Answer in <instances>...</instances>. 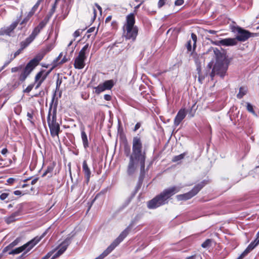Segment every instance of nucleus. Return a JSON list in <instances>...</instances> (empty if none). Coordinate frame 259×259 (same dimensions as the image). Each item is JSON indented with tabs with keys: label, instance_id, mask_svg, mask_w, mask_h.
I'll use <instances>...</instances> for the list:
<instances>
[{
	"label": "nucleus",
	"instance_id": "10",
	"mask_svg": "<svg viewBox=\"0 0 259 259\" xmlns=\"http://www.w3.org/2000/svg\"><path fill=\"white\" fill-rule=\"evenodd\" d=\"M236 32L237 33L235 38L237 41H244L251 36L250 32L240 27L236 28Z\"/></svg>",
	"mask_w": 259,
	"mask_h": 259
},
{
	"label": "nucleus",
	"instance_id": "64",
	"mask_svg": "<svg viewBox=\"0 0 259 259\" xmlns=\"http://www.w3.org/2000/svg\"><path fill=\"white\" fill-rule=\"evenodd\" d=\"M26 184H24V185H22V187H23V188H24V187H26Z\"/></svg>",
	"mask_w": 259,
	"mask_h": 259
},
{
	"label": "nucleus",
	"instance_id": "26",
	"mask_svg": "<svg viewBox=\"0 0 259 259\" xmlns=\"http://www.w3.org/2000/svg\"><path fill=\"white\" fill-rule=\"evenodd\" d=\"M24 246H21L17 247L14 249H12L9 252V254H13V255L19 254V253L24 251Z\"/></svg>",
	"mask_w": 259,
	"mask_h": 259
},
{
	"label": "nucleus",
	"instance_id": "31",
	"mask_svg": "<svg viewBox=\"0 0 259 259\" xmlns=\"http://www.w3.org/2000/svg\"><path fill=\"white\" fill-rule=\"evenodd\" d=\"M246 108L248 112L252 113L253 114H255V112L254 111L252 105L249 103H246Z\"/></svg>",
	"mask_w": 259,
	"mask_h": 259
},
{
	"label": "nucleus",
	"instance_id": "23",
	"mask_svg": "<svg viewBox=\"0 0 259 259\" xmlns=\"http://www.w3.org/2000/svg\"><path fill=\"white\" fill-rule=\"evenodd\" d=\"M48 74L49 72L46 73L45 70L40 71L36 75L35 77V81L37 82L38 81H41L43 82L47 77Z\"/></svg>",
	"mask_w": 259,
	"mask_h": 259
},
{
	"label": "nucleus",
	"instance_id": "50",
	"mask_svg": "<svg viewBox=\"0 0 259 259\" xmlns=\"http://www.w3.org/2000/svg\"><path fill=\"white\" fill-rule=\"evenodd\" d=\"M140 123H137L135 126L134 131H136L137 130H138L140 128Z\"/></svg>",
	"mask_w": 259,
	"mask_h": 259
},
{
	"label": "nucleus",
	"instance_id": "38",
	"mask_svg": "<svg viewBox=\"0 0 259 259\" xmlns=\"http://www.w3.org/2000/svg\"><path fill=\"white\" fill-rule=\"evenodd\" d=\"M30 18L28 17L27 16L24 18V19L22 21L20 24L21 25H25L29 20Z\"/></svg>",
	"mask_w": 259,
	"mask_h": 259
},
{
	"label": "nucleus",
	"instance_id": "5",
	"mask_svg": "<svg viewBox=\"0 0 259 259\" xmlns=\"http://www.w3.org/2000/svg\"><path fill=\"white\" fill-rule=\"evenodd\" d=\"M130 230L131 227H127L102 254L95 259H103L107 256L127 236Z\"/></svg>",
	"mask_w": 259,
	"mask_h": 259
},
{
	"label": "nucleus",
	"instance_id": "19",
	"mask_svg": "<svg viewBox=\"0 0 259 259\" xmlns=\"http://www.w3.org/2000/svg\"><path fill=\"white\" fill-rule=\"evenodd\" d=\"M18 24V21L13 22L9 26L2 29L1 34H6L9 36L12 35L14 30L16 28Z\"/></svg>",
	"mask_w": 259,
	"mask_h": 259
},
{
	"label": "nucleus",
	"instance_id": "33",
	"mask_svg": "<svg viewBox=\"0 0 259 259\" xmlns=\"http://www.w3.org/2000/svg\"><path fill=\"white\" fill-rule=\"evenodd\" d=\"M191 38L192 39L193 42V50L195 49L196 48V44L197 41V36L194 33L191 34Z\"/></svg>",
	"mask_w": 259,
	"mask_h": 259
},
{
	"label": "nucleus",
	"instance_id": "49",
	"mask_svg": "<svg viewBox=\"0 0 259 259\" xmlns=\"http://www.w3.org/2000/svg\"><path fill=\"white\" fill-rule=\"evenodd\" d=\"M79 35V31L78 30L75 31L73 33V36L74 37H77Z\"/></svg>",
	"mask_w": 259,
	"mask_h": 259
},
{
	"label": "nucleus",
	"instance_id": "25",
	"mask_svg": "<svg viewBox=\"0 0 259 259\" xmlns=\"http://www.w3.org/2000/svg\"><path fill=\"white\" fill-rule=\"evenodd\" d=\"M21 240V238L20 237L17 238L14 241H13L9 245L5 248L4 251H7L18 245V244L20 242Z\"/></svg>",
	"mask_w": 259,
	"mask_h": 259
},
{
	"label": "nucleus",
	"instance_id": "52",
	"mask_svg": "<svg viewBox=\"0 0 259 259\" xmlns=\"http://www.w3.org/2000/svg\"><path fill=\"white\" fill-rule=\"evenodd\" d=\"M111 18H112L111 16H108V17L106 18V20H105V22H106V23H107V22H109V21L111 20Z\"/></svg>",
	"mask_w": 259,
	"mask_h": 259
},
{
	"label": "nucleus",
	"instance_id": "63",
	"mask_svg": "<svg viewBox=\"0 0 259 259\" xmlns=\"http://www.w3.org/2000/svg\"><path fill=\"white\" fill-rule=\"evenodd\" d=\"M143 8L144 9L146 10V6H145H145H143Z\"/></svg>",
	"mask_w": 259,
	"mask_h": 259
},
{
	"label": "nucleus",
	"instance_id": "36",
	"mask_svg": "<svg viewBox=\"0 0 259 259\" xmlns=\"http://www.w3.org/2000/svg\"><path fill=\"white\" fill-rule=\"evenodd\" d=\"M166 0H159L158 3V7L159 8H161L165 4Z\"/></svg>",
	"mask_w": 259,
	"mask_h": 259
},
{
	"label": "nucleus",
	"instance_id": "1",
	"mask_svg": "<svg viewBox=\"0 0 259 259\" xmlns=\"http://www.w3.org/2000/svg\"><path fill=\"white\" fill-rule=\"evenodd\" d=\"M125 154L129 156V162L127 167L128 175H134L140 166L141 174L143 175L145 174L146 153L143 149L142 142L140 137H135L133 138L132 152L130 154V148H125Z\"/></svg>",
	"mask_w": 259,
	"mask_h": 259
},
{
	"label": "nucleus",
	"instance_id": "41",
	"mask_svg": "<svg viewBox=\"0 0 259 259\" xmlns=\"http://www.w3.org/2000/svg\"><path fill=\"white\" fill-rule=\"evenodd\" d=\"M54 253V251H51V252H49L45 256L42 257L41 259H48Z\"/></svg>",
	"mask_w": 259,
	"mask_h": 259
},
{
	"label": "nucleus",
	"instance_id": "51",
	"mask_svg": "<svg viewBox=\"0 0 259 259\" xmlns=\"http://www.w3.org/2000/svg\"><path fill=\"white\" fill-rule=\"evenodd\" d=\"M36 82L37 83V85L35 88L37 89L40 87L42 82L41 81H38L37 82Z\"/></svg>",
	"mask_w": 259,
	"mask_h": 259
},
{
	"label": "nucleus",
	"instance_id": "12",
	"mask_svg": "<svg viewBox=\"0 0 259 259\" xmlns=\"http://www.w3.org/2000/svg\"><path fill=\"white\" fill-rule=\"evenodd\" d=\"M48 22V20L44 19L41 21L38 25L36 26L33 30L31 34L29 36V42H32L36 36L39 33L40 31L44 28Z\"/></svg>",
	"mask_w": 259,
	"mask_h": 259
},
{
	"label": "nucleus",
	"instance_id": "11",
	"mask_svg": "<svg viewBox=\"0 0 259 259\" xmlns=\"http://www.w3.org/2000/svg\"><path fill=\"white\" fill-rule=\"evenodd\" d=\"M114 85V81L112 80L105 81L103 83L99 84L97 87L94 88L96 94H100L107 90H110Z\"/></svg>",
	"mask_w": 259,
	"mask_h": 259
},
{
	"label": "nucleus",
	"instance_id": "47",
	"mask_svg": "<svg viewBox=\"0 0 259 259\" xmlns=\"http://www.w3.org/2000/svg\"><path fill=\"white\" fill-rule=\"evenodd\" d=\"M14 194L15 195H19V196H20V195H22V192L21 191H19V190L15 191L14 192Z\"/></svg>",
	"mask_w": 259,
	"mask_h": 259
},
{
	"label": "nucleus",
	"instance_id": "15",
	"mask_svg": "<svg viewBox=\"0 0 259 259\" xmlns=\"http://www.w3.org/2000/svg\"><path fill=\"white\" fill-rule=\"evenodd\" d=\"M69 240L66 239L58 247L57 251L54 253L51 259H54L61 255L67 249L69 244Z\"/></svg>",
	"mask_w": 259,
	"mask_h": 259
},
{
	"label": "nucleus",
	"instance_id": "21",
	"mask_svg": "<svg viewBox=\"0 0 259 259\" xmlns=\"http://www.w3.org/2000/svg\"><path fill=\"white\" fill-rule=\"evenodd\" d=\"M82 169L85 178L86 183L88 184L90 181L91 172L85 160H84L82 163Z\"/></svg>",
	"mask_w": 259,
	"mask_h": 259
},
{
	"label": "nucleus",
	"instance_id": "57",
	"mask_svg": "<svg viewBox=\"0 0 259 259\" xmlns=\"http://www.w3.org/2000/svg\"><path fill=\"white\" fill-rule=\"evenodd\" d=\"M93 12L94 14V17L95 18L96 17V11L95 8L93 9Z\"/></svg>",
	"mask_w": 259,
	"mask_h": 259
},
{
	"label": "nucleus",
	"instance_id": "53",
	"mask_svg": "<svg viewBox=\"0 0 259 259\" xmlns=\"http://www.w3.org/2000/svg\"><path fill=\"white\" fill-rule=\"evenodd\" d=\"M19 69V68L18 67H14V68H12L11 70H12V72H16Z\"/></svg>",
	"mask_w": 259,
	"mask_h": 259
},
{
	"label": "nucleus",
	"instance_id": "61",
	"mask_svg": "<svg viewBox=\"0 0 259 259\" xmlns=\"http://www.w3.org/2000/svg\"><path fill=\"white\" fill-rule=\"evenodd\" d=\"M73 41H71L68 45V47L70 46L72 44Z\"/></svg>",
	"mask_w": 259,
	"mask_h": 259
},
{
	"label": "nucleus",
	"instance_id": "43",
	"mask_svg": "<svg viewBox=\"0 0 259 259\" xmlns=\"http://www.w3.org/2000/svg\"><path fill=\"white\" fill-rule=\"evenodd\" d=\"M22 50L21 49H19L18 51H17L14 53L13 59L15 58L17 56H18L19 54H20V53L21 52Z\"/></svg>",
	"mask_w": 259,
	"mask_h": 259
},
{
	"label": "nucleus",
	"instance_id": "29",
	"mask_svg": "<svg viewBox=\"0 0 259 259\" xmlns=\"http://www.w3.org/2000/svg\"><path fill=\"white\" fill-rule=\"evenodd\" d=\"M186 153H183L179 155L175 156L173 157L172 161L176 162L183 159L186 155Z\"/></svg>",
	"mask_w": 259,
	"mask_h": 259
},
{
	"label": "nucleus",
	"instance_id": "27",
	"mask_svg": "<svg viewBox=\"0 0 259 259\" xmlns=\"http://www.w3.org/2000/svg\"><path fill=\"white\" fill-rule=\"evenodd\" d=\"M247 93V89L245 87H241L239 89V91L238 94L237 95V97L239 99L242 98L244 95H245Z\"/></svg>",
	"mask_w": 259,
	"mask_h": 259
},
{
	"label": "nucleus",
	"instance_id": "9",
	"mask_svg": "<svg viewBox=\"0 0 259 259\" xmlns=\"http://www.w3.org/2000/svg\"><path fill=\"white\" fill-rule=\"evenodd\" d=\"M202 187V186L199 185L196 186L191 191L189 192L188 193L177 195V199L179 200L189 199L195 196L200 190Z\"/></svg>",
	"mask_w": 259,
	"mask_h": 259
},
{
	"label": "nucleus",
	"instance_id": "54",
	"mask_svg": "<svg viewBox=\"0 0 259 259\" xmlns=\"http://www.w3.org/2000/svg\"><path fill=\"white\" fill-rule=\"evenodd\" d=\"M96 6L97 7L98 9L99 10L100 13H101V12H102L101 7L97 4H96Z\"/></svg>",
	"mask_w": 259,
	"mask_h": 259
},
{
	"label": "nucleus",
	"instance_id": "59",
	"mask_svg": "<svg viewBox=\"0 0 259 259\" xmlns=\"http://www.w3.org/2000/svg\"><path fill=\"white\" fill-rule=\"evenodd\" d=\"M193 257H194V256L192 255V256L186 257L185 259H193Z\"/></svg>",
	"mask_w": 259,
	"mask_h": 259
},
{
	"label": "nucleus",
	"instance_id": "32",
	"mask_svg": "<svg viewBox=\"0 0 259 259\" xmlns=\"http://www.w3.org/2000/svg\"><path fill=\"white\" fill-rule=\"evenodd\" d=\"M31 42H29V37L26 39L24 41L21 42V49L23 50L25 47H26L29 44H30Z\"/></svg>",
	"mask_w": 259,
	"mask_h": 259
},
{
	"label": "nucleus",
	"instance_id": "28",
	"mask_svg": "<svg viewBox=\"0 0 259 259\" xmlns=\"http://www.w3.org/2000/svg\"><path fill=\"white\" fill-rule=\"evenodd\" d=\"M62 56H63V53H61L60 54V55H59V56L56 59V61L57 64H63V63L66 62L68 61V59H67V58L65 56H64L63 57V59L60 61V60L61 59Z\"/></svg>",
	"mask_w": 259,
	"mask_h": 259
},
{
	"label": "nucleus",
	"instance_id": "40",
	"mask_svg": "<svg viewBox=\"0 0 259 259\" xmlns=\"http://www.w3.org/2000/svg\"><path fill=\"white\" fill-rule=\"evenodd\" d=\"M8 194L6 193H4L0 195V199L2 200L6 199L8 197Z\"/></svg>",
	"mask_w": 259,
	"mask_h": 259
},
{
	"label": "nucleus",
	"instance_id": "6",
	"mask_svg": "<svg viewBox=\"0 0 259 259\" xmlns=\"http://www.w3.org/2000/svg\"><path fill=\"white\" fill-rule=\"evenodd\" d=\"M130 230L131 227H127L102 254L95 259H103L107 256L127 236Z\"/></svg>",
	"mask_w": 259,
	"mask_h": 259
},
{
	"label": "nucleus",
	"instance_id": "46",
	"mask_svg": "<svg viewBox=\"0 0 259 259\" xmlns=\"http://www.w3.org/2000/svg\"><path fill=\"white\" fill-rule=\"evenodd\" d=\"M32 88H33L32 85H29L26 88L25 91L27 93H29L32 90Z\"/></svg>",
	"mask_w": 259,
	"mask_h": 259
},
{
	"label": "nucleus",
	"instance_id": "2",
	"mask_svg": "<svg viewBox=\"0 0 259 259\" xmlns=\"http://www.w3.org/2000/svg\"><path fill=\"white\" fill-rule=\"evenodd\" d=\"M212 51L215 55L216 62L213 67L211 75L218 74L221 77H224L228 68V60L226 55L222 53L217 48H212ZM209 51H211V50Z\"/></svg>",
	"mask_w": 259,
	"mask_h": 259
},
{
	"label": "nucleus",
	"instance_id": "48",
	"mask_svg": "<svg viewBox=\"0 0 259 259\" xmlns=\"http://www.w3.org/2000/svg\"><path fill=\"white\" fill-rule=\"evenodd\" d=\"M8 152V150L7 148H4L1 151V153L3 154V155H5Z\"/></svg>",
	"mask_w": 259,
	"mask_h": 259
},
{
	"label": "nucleus",
	"instance_id": "55",
	"mask_svg": "<svg viewBox=\"0 0 259 259\" xmlns=\"http://www.w3.org/2000/svg\"><path fill=\"white\" fill-rule=\"evenodd\" d=\"M143 3V1H142V2H141V3L139 5H137L136 7H135V11H136V10H137V9H138V8L140 7V6H141V5Z\"/></svg>",
	"mask_w": 259,
	"mask_h": 259
},
{
	"label": "nucleus",
	"instance_id": "8",
	"mask_svg": "<svg viewBox=\"0 0 259 259\" xmlns=\"http://www.w3.org/2000/svg\"><path fill=\"white\" fill-rule=\"evenodd\" d=\"M89 44L84 45L75 58L74 66L76 69H81L85 66V60L89 51Z\"/></svg>",
	"mask_w": 259,
	"mask_h": 259
},
{
	"label": "nucleus",
	"instance_id": "18",
	"mask_svg": "<svg viewBox=\"0 0 259 259\" xmlns=\"http://www.w3.org/2000/svg\"><path fill=\"white\" fill-rule=\"evenodd\" d=\"M187 114V111L185 108L181 109L178 112L175 120L174 124L176 126L180 124L181 122L184 119Z\"/></svg>",
	"mask_w": 259,
	"mask_h": 259
},
{
	"label": "nucleus",
	"instance_id": "22",
	"mask_svg": "<svg viewBox=\"0 0 259 259\" xmlns=\"http://www.w3.org/2000/svg\"><path fill=\"white\" fill-rule=\"evenodd\" d=\"M56 166V163L53 162L50 163L47 167V169L42 175V177H45L48 175L49 177H51L53 176V170Z\"/></svg>",
	"mask_w": 259,
	"mask_h": 259
},
{
	"label": "nucleus",
	"instance_id": "34",
	"mask_svg": "<svg viewBox=\"0 0 259 259\" xmlns=\"http://www.w3.org/2000/svg\"><path fill=\"white\" fill-rule=\"evenodd\" d=\"M210 243H211V240L209 239H207L202 244L201 246L203 248H206V247H208L210 245Z\"/></svg>",
	"mask_w": 259,
	"mask_h": 259
},
{
	"label": "nucleus",
	"instance_id": "14",
	"mask_svg": "<svg viewBox=\"0 0 259 259\" xmlns=\"http://www.w3.org/2000/svg\"><path fill=\"white\" fill-rule=\"evenodd\" d=\"M42 237H36L29 241L26 244L22 245V246H24V253L20 257V258L22 257L24 254L26 253L28 251H29L37 243H38Z\"/></svg>",
	"mask_w": 259,
	"mask_h": 259
},
{
	"label": "nucleus",
	"instance_id": "13",
	"mask_svg": "<svg viewBox=\"0 0 259 259\" xmlns=\"http://www.w3.org/2000/svg\"><path fill=\"white\" fill-rule=\"evenodd\" d=\"M212 43L217 46L229 47L236 45L237 41L235 38H227L219 41H214Z\"/></svg>",
	"mask_w": 259,
	"mask_h": 259
},
{
	"label": "nucleus",
	"instance_id": "16",
	"mask_svg": "<svg viewBox=\"0 0 259 259\" xmlns=\"http://www.w3.org/2000/svg\"><path fill=\"white\" fill-rule=\"evenodd\" d=\"M69 240L66 239L58 247L57 251L54 253L51 259H54L61 255L67 249L69 244Z\"/></svg>",
	"mask_w": 259,
	"mask_h": 259
},
{
	"label": "nucleus",
	"instance_id": "4",
	"mask_svg": "<svg viewBox=\"0 0 259 259\" xmlns=\"http://www.w3.org/2000/svg\"><path fill=\"white\" fill-rule=\"evenodd\" d=\"M134 14L131 13L126 17V22L123 26V35L127 39L134 41L138 35V29L135 25Z\"/></svg>",
	"mask_w": 259,
	"mask_h": 259
},
{
	"label": "nucleus",
	"instance_id": "3",
	"mask_svg": "<svg viewBox=\"0 0 259 259\" xmlns=\"http://www.w3.org/2000/svg\"><path fill=\"white\" fill-rule=\"evenodd\" d=\"M180 188L177 186L172 187L165 189L159 195L149 201L148 207L154 209L167 203V200L173 195L180 191Z\"/></svg>",
	"mask_w": 259,
	"mask_h": 259
},
{
	"label": "nucleus",
	"instance_id": "56",
	"mask_svg": "<svg viewBox=\"0 0 259 259\" xmlns=\"http://www.w3.org/2000/svg\"><path fill=\"white\" fill-rule=\"evenodd\" d=\"M208 32H209V33H211V34H214V33H216V31H214V30H209L208 31Z\"/></svg>",
	"mask_w": 259,
	"mask_h": 259
},
{
	"label": "nucleus",
	"instance_id": "45",
	"mask_svg": "<svg viewBox=\"0 0 259 259\" xmlns=\"http://www.w3.org/2000/svg\"><path fill=\"white\" fill-rule=\"evenodd\" d=\"M14 181H15V179L12 178H9L7 181V183H9V184H13Z\"/></svg>",
	"mask_w": 259,
	"mask_h": 259
},
{
	"label": "nucleus",
	"instance_id": "39",
	"mask_svg": "<svg viewBox=\"0 0 259 259\" xmlns=\"http://www.w3.org/2000/svg\"><path fill=\"white\" fill-rule=\"evenodd\" d=\"M184 4V1L183 0H177L176 1L175 4L176 6H181Z\"/></svg>",
	"mask_w": 259,
	"mask_h": 259
},
{
	"label": "nucleus",
	"instance_id": "35",
	"mask_svg": "<svg viewBox=\"0 0 259 259\" xmlns=\"http://www.w3.org/2000/svg\"><path fill=\"white\" fill-rule=\"evenodd\" d=\"M43 0H38L37 3L35 4V5L33 7L31 10H32L34 11H36L40 3Z\"/></svg>",
	"mask_w": 259,
	"mask_h": 259
},
{
	"label": "nucleus",
	"instance_id": "60",
	"mask_svg": "<svg viewBox=\"0 0 259 259\" xmlns=\"http://www.w3.org/2000/svg\"><path fill=\"white\" fill-rule=\"evenodd\" d=\"M27 116H28L29 117H30V118H31V117H32L31 114L30 113H28V114H27Z\"/></svg>",
	"mask_w": 259,
	"mask_h": 259
},
{
	"label": "nucleus",
	"instance_id": "24",
	"mask_svg": "<svg viewBox=\"0 0 259 259\" xmlns=\"http://www.w3.org/2000/svg\"><path fill=\"white\" fill-rule=\"evenodd\" d=\"M81 137L83 143V147L85 149L89 147V142L87 135L84 132V129H82L81 131Z\"/></svg>",
	"mask_w": 259,
	"mask_h": 259
},
{
	"label": "nucleus",
	"instance_id": "17",
	"mask_svg": "<svg viewBox=\"0 0 259 259\" xmlns=\"http://www.w3.org/2000/svg\"><path fill=\"white\" fill-rule=\"evenodd\" d=\"M69 240L66 239L58 247L57 251L54 253L51 259H54L61 255L67 249L69 244Z\"/></svg>",
	"mask_w": 259,
	"mask_h": 259
},
{
	"label": "nucleus",
	"instance_id": "20",
	"mask_svg": "<svg viewBox=\"0 0 259 259\" xmlns=\"http://www.w3.org/2000/svg\"><path fill=\"white\" fill-rule=\"evenodd\" d=\"M41 60L40 58L36 57L31 61L27 64L25 69L28 71L29 72H31L34 68L38 64L39 62Z\"/></svg>",
	"mask_w": 259,
	"mask_h": 259
},
{
	"label": "nucleus",
	"instance_id": "58",
	"mask_svg": "<svg viewBox=\"0 0 259 259\" xmlns=\"http://www.w3.org/2000/svg\"><path fill=\"white\" fill-rule=\"evenodd\" d=\"M94 28H90V29L88 30V31L89 32H92V31L94 30Z\"/></svg>",
	"mask_w": 259,
	"mask_h": 259
},
{
	"label": "nucleus",
	"instance_id": "44",
	"mask_svg": "<svg viewBox=\"0 0 259 259\" xmlns=\"http://www.w3.org/2000/svg\"><path fill=\"white\" fill-rule=\"evenodd\" d=\"M104 99L106 101H110L111 99V97L109 95L106 94L104 96Z\"/></svg>",
	"mask_w": 259,
	"mask_h": 259
},
{
	"label": "nucleus",
	"instance_id": "7",
	"mask_svg": "<svg viewBox=\"0 0 259 259\" xmlns=\"http://www.w3.org/2000/svg\"><path fill=\"white\" fill-rule=\"evenodd\" d=\"M47 122L51 136L53 138L57 137L58 139H59V133L60 132V128L59 124L57 122L55 112L51 113L50 110L47 117Z\"/></svg>",
	"mask_w": 259,
	"mask_h": 259
},
{
	"label": "nucleus",
	"instance_id": "62",
	"mask_svg": "<svg viewBox=\"0 0 259 259\" xmlns=\"http://www.w3.org/2000/svg\"><path fill=\"white\" fill-rule=\"evenodd\" d=\"M35 181H36L35 180H33V181H32V183H32V184H34L35 183Z\"/></svg>",
	"mask_w": 259,
	"mask_h": 259
},
{
	"label": "nucleus",
	"instance_id": "42",
	"mask_svg": "<svg viewBox=\"0 0 259 259\" xmlns=\"http://www.w3.org/2000/svg\"><path fill=\"white\" fill-rule=\"evenodd\" d=\"M35 11H33L32 10H31V11L28 13L27 15V16L29 17L30 19V18L33 15V14L35 13Z\"/></svg>",
	"mask_w": 259,
	"mask_h": 259
},
{
	"label": "nucleus",
	"instance_id": "37",
	"mask_svg": "<svg viewBox=\"0 0 259 259\" xmlns=\"http://www.w3.org/2000/svg\"><path fill=\"white\" fill-rule=\"evenodd\" d=\"M186 47H187V50L189 52H191L192 51V44H191V40H189L187 42V45H186Z\"/></svg>",
	"mask_w": 259,
	"mask_h": 259
},
{
	"label": "nucleus",
	"instance_id": "30",
	"mask_svg": "<svg viewBox=\"0 0 259 259\" xmlns=\"http://www.w3.org/2000/svg\"><path fill=\"white\" fill-rule=\"evenodd\" d=\"M30 73L28 71L24 69V70L23 71V72H22V73L20 75V80L21 81H24Z\"/></svg>",
	"mask_w": 259,
	"mask_h": 259
}]
</instances>
